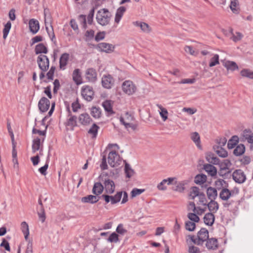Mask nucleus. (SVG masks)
<instances>
[{"instance_id":"nucleus-14","label":"nucleus","mask_w":253,"mask_h":253,"mask_svg":"<svg viewBox=\"0 0 253 253\" xmlns=\"http://www.w3.org/2000/svg\"><path fill=\"white\" fill-rule=\"evenodd\" d=\"M175 180H176L175 177H169L168 179H163L159 184H158L157 187L159 190H166L167 189V186H166V184H172Z\"/></svg>"},{"instance_id":"nucleus-63","label":"nucleus","mask_w":253,"mask_h":253,"mask_svg":"<svg viewBox=\"0 0 253 253\" xmlns=\"http://www.w3.org/2000/svg\"><path fill=\"white\" fill-rule=\"evenodd\" d=\"M55 66H51L49 71L47 73L46 76L49 80H53V75L55 70Z\"/></svg>"},{"instance_id":"nucleus-42","label":"nucleus","mask_w":253,"mask_h":253,"mask_svg":"<svg viewBox=\"0 0 253 253\" xmlns=\"http://www.w3.org/2000/svg\"><path fill=\"white\" fill-rule=\"evenodd\" d=\"M239 141V138L237 135L233 136L228 142L227 147L228 149L233 148Z\"/></svg>"},{"instance_id":"nucleus-57","label":"nucleus","mask_w":253,"mask_h":253,"mask_svg":"<svg viewBox=\"0 0 253 253\" xmlns=\"http://www.w3.org/2000/svg\"><path fill=\"white\" fill-rule=\"evenodd\" d=\"M144 189H137L134 188L131 192V196L133 198L136 197V196L140 195L144 191Z\"/></svg>"},{"instance_id":"nucleus-35","label":"nucleus","mask_w":253,"mask_h":253,"mask_svg":"<svg viewBox=\"0 0 253 253\" xmlns=\"http://www.w3.org/2000/svg\"><path fill=\"white\" fill-rule=\"evenodd\" d=\"M122 195V191L117 192L114 196L110 195L111 204L112 205H114L119 202L121 199Z\"/></svg>"},{"instance_id":"nucleus-1","label":"nucleus","mask_w":253,"mask_h":253,"mask_svg":"<svg viewBox=\"0 0 253 253\" xmlns=\"http://www.w3.org/2000/svg\"><path fill=\"white\" fill-rule=\"evenodd\" d=\"M111 14L106 8L99 10L96 14V19L98 24L102 26H106L109 24Z\"/></svg>"},{"instance_id":"nucleus-2","label":"nucleus","mask_w":253,"mask_h":253,"mask_svg":"<svg viewBox=\"0 0 253 253\" xmlns=\"http://www.w3.org/2000/svg\"><path fill=\"white\" fill-rule=\"evenodd\" d=\"M197 238H195L194 236L190 237L191 240L197 245H202L203 243L209 239V231L204 228L198 232L197 234Z\"/></svg>"},{"instance_id":"nucleus-5","label":"nucleus","mask_w":253,"mask_h":253,"mask_svg":"<svg viewBox=\"0 0 253 253\" xmlns=\"http://www.w3.org/2000/svg\"><path fill=\"white\" fill-rule=\"evenodd\" d=\"M122 159L115 151L110 152L108 154V162L111 167H116L121 164Z\"/></svg>"},{"instance_id":"nucleus-58","label":"nucleus","mask_w":253,"mask_h":253,"mask_svg":"<svg viewBox=\"0 0 253 253\" xmlns=\"http://www.w3.org/2000/svg\"><path fill=\"white\" fill-rule=\"evenodd\" d=\"M39 218L42 222H43L45 219V214L43 207H41L40 211L38 212Z\"/></svg>"},{"instance_id":"nucleus-24","label":"nucleus","mask_w":253,"mask_h":253,"mask_svg":"<svg viewBox=\"0 0 253 253\" xmlns=\"http://www.w3.org/2000/svg\"><path fill=\"white\" fill-rule=\"evenodd\" d=\"M214 215L212 212L206 213L204 217V223L209 226H211L213 225L214 222Z\"/></svg>"},{"instance_id":"nucleus-7","label":"nucleus","mask_w":253,"mask_h":253,"mask_svg":"<svg viewBox=\"0 0 253 253\" xmlns=\"http://www.w3.org/2000/svg\"><path fill=\"white\" fill-rule=\"evenodd\" d=\"M39 68L43 72L47 70L49 68V61L48 57L44 55H40L37 58Z\"/></svg>"},{"instance_id":"nucleus-6","label":"nucleus","mask_w":253,"mask_h":253,"mask_svg":"<svg viewBox=\"0 0 253 253\" xmlns=\"http://www.w3.org/2000/svg\"><path fill=\"white\" fill-rule=\"evenodd\" d=\"M122 87L123 91L128 95H132L137 90L135 85L130 80L125 81L123 83Z\"/></svg>"},{"instance_id":"nucleus-28","label":"nucleus","mask_w":253,"mask_h":253,"mask_svg":"<svg viewBox=\"0 0 253 253\" xmlns=\"http://www.w3.org/2000/svg\"><path fill=\"white\" fill-rule=\"evenodd\" d=\"M126 11V8L125 6H120L117 9L115 18V22L116 23H119Z\"/></svg>"},{"instance_id":"nucleus-49","label":"nucleus","mask_w":253,"mask_h":253,"mask_svg":"<svg viewBox=\"0 0 253 253\" xmlns=\"http://www.w3.org/2000/svg\"><path fill=\"white\" fill-rule=\"evenodd\" d=\"M219 64V55L217 54H214L213 56L210 59L209 66L212 67Z\"/></svg>"},{"instance_id":"nucleus-48","label":"nucleus","mask_w":253,"mask_h":253,"mask_svg":"<svg viewBox=\"0 0 253 253\" xmlns=\"http://www.w3.org/2000/svg\"><path fill=\"white\" fill-rule=\"evenodd\" d=\"M207 161L211 164L216 165L219 163V160L218 158L214 157L213 154H210L206 157Z\"/></svg>"},{"instance_id":"nucleus-64","label":"nucleus","mask_w":253,"mask_h":253,"mask_svg":"<svg viewBox=\"0 0 253 253\" xmlns=\"http://www.w3.org/2000/svg\"><path fill=\"white\" fill-rule=\"evenodd\" d=\"M105 32L98 33L95 37V40L96 42H99V41L104 39L105 38Z\"/></svg>"},{"instance_id":"nucleus-9","label":"nucleus","mask_w":253,"mask_h":253,"mask_svg":"<svg viewBox=\"0 0 253 253\" xmlns=\"http://www.w3.org/2000/svg\"><path fill=\"white\" fill-rule=\"evenodd\" d=\"M82 95L87 101H91L94 96V91L92 87L86 85L82 87Z\"/></svg>"},{"instance_id":"nucleus-17","label":"nucleus","mask_w":253,"mask_h":253,"mask_svg":"<svg viewBox=\"0 0 253 253\" xmlns=\"http://www.w3.org/2000/svg\"><path fill=\"white\" fill-rule=\"evenodd\" d=\"M29 25L30 31L34 34H36L40 29L39 22L35 19L29 20Z\"/></svg>"},{"instance_id":"nucleus-54","label":"nucleus","mask_w":253,"mask_h":253,"mask_svg":"<svg viewBox=\"0 0 253 253\" xmlns=\"http://www.w3.org/2000/svg\"><path fill=\"white\" fill-rule=\"evenodd\" d=\"M172 184L175 185V186L172 187V189L175 191H179V192H182L184 189V184L182 183H177V182L174 180L173 182V183Z\"/></svg>"},{"instance_id":"nucleus-44","label":"nucleus","mask_w":253,"mask_h":253,"mask_svg":"<svg viewBox=\"0 0 253 253\" xmlns=\"http://www.w3.org/2000/svg\"><path fill=\"white\" fill-rule=\"evenodd\" d=\"M124 162H125V171L126 176L128 178H130L134 174V171L133 169L131 168L130 165L127 164L126 161H124Z\"/></svg>"},{"instance_id":"nucleus-43","label":"nucleus","mask_w":253,"mask_h":253,"mask_svg":"<svg viewBox=\"0 0 253 253\" xmlns=\"http://www.w3.org/2000/svg\"><path fill=\"white\" fill-rule=\"evenodd\" d=\"M158 108L161 110L160 112V115L162 118L163 121H166L168 119V112L167 110L164 108L162 105L157 104Z\"/></svg>"},{"instance_id":"nucleus-15","label":"nucleus","mask_w":253,"mask_h":253,"mask_svg":"<svg viewBox=\"0 0 253 253\" xmlns=\"http://www.w3.org/2000/svg\"><path fill=\"white\" fill-rule=\"evenodd\" d=\"M68 110L69 111V118L67 119L65 125L66 126H69L70 128L73 130L74 127L77 126V117L75 116H72L71 115L69 108Z\"/></svg>"},{"instance_id":"nucleus-33","label":"nucleus","mask_w":253,"mask_h":253,"mask_svg":"<svg viewBox=\"0 0 253 253\" xmlns=\"http://www.w3.org/2000/svg\"><path fill=\"white\" fill-rule=\"evenodd\" d=\"M216 153L220 157L225 158L228 155L227 152L221 146H214L213 147Z\"/></svg>"},{"instance_id":"nucleus-34","label":"nucleus","mask_w":253,"mask_h":253,"mask_svg":"<svg viewBox=\"0 0 253 253\" xmlns=\"http://www.w3.org/2000/svg\"><path fill=\"white\" fill-rule=\"evenodd\" d=\"M133 119V117L128 112H126L124 116L121 117L120 120L121 123L125 125L126 123L131 122Z\"/></svg>"},{"instance_id":"nucleus-27","label":"nucleus","mask_w":253,"mask_h":253,"mask_svg":"<svg viewBox=\"0 0 253 253\" xmlns=\"http://www.w3.org/2000/svg\"><path fill=\"white\" fill-rule=\"evenodd\" d=\"M231 196V193L230 191L226 188H222L219 193V198L223 201H227Z\"/></svg>"},{"instance_id":"nucleus-19","label":"nucleus","mask_w":253,"mask_h":253,"mask_svg":"<svg viewBox=\"0 0 253 253\" xmlns=\"http://www.w3.org/2000/svg\"><path fill=\"white\" fill-rule=\"evenodd\" d=\"M79 122L84 126H87L90 124L92 119L89 115L86 113L81 114L79 117Z\"/></svg>"},{"instance_id":"nucleus-12","label":"nucleus","mask_w":253,"mask_h":253,"mask_svg":"<svg viewBox=\"0 0 253 253\" xmlns=\"http://www.w3.org/2000/svg\"><path fill=\"white\" fill-rule=\"evenodd\" d=\"M96 48L102 52L110 53L114 51L115 46L112 44L106 42H101L96 45Z\"/></svg>"},{"instance_id":"nucleus-36","label":"nucleus","mask_w":253,"mask_h":253,"mask_svg":"<svg viewBox=\"0 0 253 253\" xmlns=\"http://www.w3.org/2000/svg\"><path fill=\"white\" fill-rule=\"evenodd\" d=\"M35 51L36 54H39L40 53L46 54L48 52L47 48L42 43H39L36 46Z\"/></svg>"},{"instance_id":"nucleus-59","label":"nucleus","mask_w":253,"mask_h":253,"mask_svg":"<svg viewBox=\"0 0 253 253\" xmlns=\"http://www.w3.org/2000/svg\"><path fill=\"white\" fill-rule=\"evenodd\" d=\"M108 241L111 243H117L119 241L118 235L115 232L112 233L108 239Z\"/></svg>"},{"instance_id":"nucleus-18","label":"nucleus","mask_w":253,"mask_h":253,"mask_svg":"<svg viewBox=\"0 0 253 253\" xmlns=\"http://www.w3.org/2000/svg\"><path fill=\"white\" fill-rule=\"evenodd\" d=\"M97 73L93 68L88 69L85 72L86 79L89 82H94L96 80Z\"/></svg>"},{"instance_id":"nucleus-21","label":"nucleus","mask_w":253,"mask_h":253,"mask_svg":"<svg viewBox=\"0 0 253 253\" xmlns=\"http://www.w3.org/2000/svg\"><path fill=\"white\" fill-rule=\"evenodd\" d=\"M204 205L207 206L209 210L212 213H215L219 209V205L215 200H211L208 204H204Z\"/></svg>"},{"instance_id":"nucleus-31","label":"nucleus","mask_w":253,"mask_h":253,"mask_svg":"<svg viewBox=\"0 0 253 253\" xmlns=\"http://www.w3.org/2000/svg\"><path fill=\"white\" fill-rule=\"evenodd\" d=\"M73 80L75 83L79 85L82 83L80 70L79 69H75L73 73Z\"/></svg>"},{"instance_id":"nucleus-47","label":"nucleus","mask_w":253,"mask_h":253,"mask_svg":"<svg viewBox=\"0 0 253 253\" xmlns=\"http://www.w3.org/2000/svg\"><path fill=\"white\" fill-rule=\"evenodd\" d=\"M101 111L99 108L92 107L91 110V115L95 118H99L101 117Z\"/></svg>"},{"instance_id":"nucleus-41","label":"nucleus","mask_w":253,"mask_h":253,"mask_svg":"<svg viewBox=\"0 0 253 253\" xmlns=\"http://www.w3.org/2000/svg\"><path fill=\"white\" fill-rule=\"evenodd\" d=\"M245 147L243 144L238 145L234 150L233 154L237 156H241L244 153Z\"/></svg>"},{"instance_id":"nucleus-22","label":"nucleus","mask_w":253,"mask_h":253,"mask_svg":"<svg viewBox=\"0 0 253 253\" xmlns=\"http://www.w3.org/2000/svg\"><path fill=\"white\" fill-rule=\"evenodd\" d=\"M206 246L209 250H216L218 247L217 239L214 238L208 239L207 240Z\"/></svg>"},{"instance_id":"nucleus-60","label":"nucleus","mask_w":253,"mask_h":253,"mask_svg":"<svg viewBox=\"0 0 253 253\" xmlns=\"http://www.w3.org/2000/svg\"><path fill=\"white\" fill-rule=\"evenodd\" d=\"M248 131L247 130L244 131V137L250 143H253V133L250 135L248 134Z\"/></svg>"},{"instance_id":"nucleus-56","label":"nucleus","mask_w":253,"mask_h":253,"mask_svg":"<svg viewBox=\"0 0 253 253\" xmlns=\"http://www.w3.org/2000/svg\"><path fill=\"white\" fill-rule=\"evenodd\" d=\"M187 217L190 220L194 222H198L200 220V218L197 215L196 212L189 213L187 215Z\"/></svg>"},{"instance_id":"nucleus-32","label":"nucleus","mask_w":253,"mask_h":253,"mask_svg":"<svg viewBox=\"0 0 253 253\" xmlns=\"http://www.w3.org/2000/svg\"><path fill=\"white\" fill-rule=\"evenodd\" d=\"M134 25L136 26L139 27L142 31L146 33H149L151 32V29L147 23L145 22H139L138 21L133 23Z\"/></svg>"},{"instance_id":"nucleus-25","label":"nucleus","mask_w":253,"mask_h":253,"mask_svg":"<svg viewBox=\"0 0 253 253\" xmlns=\"http://www.w3.org/2000/svg\"><path fill=\"white\" fill-rule=\"evenodd\" d=\"M207 195L210 200H215L217 196V192L215 188L209 187L207 189Z\"/></svg>"},{"instance_id":"nucleus-37","label":"nucleus","mask_w":253,"mask_h":253,"mask_svg":"<svg viewBox=\"0 0 253 253\" xmlns=\"http://www.w3.org/2000/svg\"><path fill=\"white\" fill-rule=\"evenodd\" d=\"M238 0H230V8L235 14H238L240 12Z\"/></svg>"},{"instance_id":"nucleus-55","label":"nucleus","mask_w":253,"mask_h":253,"mask_svg":"<svg viewBox=\"0 0 253 253\" xmlns=\"http://www.w3.org/2000/svg\"><path fill=\"white\" fill-rule=\"evenodd\" d=\"M196 227L195 222L190 221H187L185 223V228L189 231H194Z\"/></svg>"},{"instance_id":"nucleus-16","label":"nucleus","mask_w":253,"mask_h":253,"mask_svg":"<svg viewBox=\"0 0 253 253\" xmlns=\"http://www.w3.org/2000/svg\"><path fill=\"white\" fill-rule=\"evenodd\" d=\"M99 200V196L95 195H89L86 196L82 198L81 201L84 203L95 204L97 203Z\"/></svg>"},{"instance_id":"nucleus-13","label":"nucleus","mask_w":253,"mask_h":253,"mask_svg":"<svg viewBox=\"0 0 253 253\" xmlns=\"http://www.w3.org/2000/svg\"><path fill=\"white\" fill-rule=\"evenodd\" d=\"M50 106L49 100L45 97H42L39 102L38 107L39 110L42 112H45L48 110Z\"/></svg>"},{"instance_id":"nucleus-50","label":"nucleus","mask_w":253,"mask_h":253,"mask_svg":"<svg viewBox=\"0 0 253 253\" xmlns=\"http://www.w3.org/2000/svg\"><path fill=\"white\" fill-rule=\"evenodd\" d=\"M99 128L98 126L94 124L88 130V133L92 135V138H96Z\"/></svg>"},{"instance_id":"nucleus-61","label":"nucleus","mask_w":253,"mask_h":253,"mask_svg":"<svg viewBox=\"0 0 253 253\" xmlns=\"http://www.w3.org/2000/svg\"><path fill=\"white\" fill-rule=\"evenodd\" d=\"M116 232L120 234L124 235L127 232V230L124 228L123 224H119L117 227Z\"/></svg>"},{"instance_id":"nucleus-11","label":"nucleus","mask_w":253,"mask_h":253,"mask_svg":"<svg viewBox=\"0 0 253 253\" xmlns=\"http://www.w3.org/2000/svg\"><path fill=\"white\" fill-rule=\"evenodd\" d=\"M115 80L110 75H104L102 78L101 83L103 87L110 89L114 84Z\"/></svg>"},{"instance_id":"nucleus-45","label":"nucleus","mask_w":253,"mask_h":253,"mask_svg":"<svg viewBox=\"0 0 253 253\" xmlns=\"http://www.w3.org/2000/svg\"><path fill=\"white\" fill-rule=\"evenodd\" d=\"M41 139L39 137H37L33 141L32 152L35 153L40 149Z\"/></svg>"},{"instance_id":"nucleus-29","label":"nucleus","mask_w":253,"mask_h":253,"mask_svg":"<svg viewBox=\"0 0 253 253\" xmlns=\"http://www.w3.org/2000/svg\"><path fill=\"white\" fill-rule=\"evenodd\" d=\"M223 65L228 71H234L238 69L237 64L234 61H226L223 62Z\"/></svg>"},{"instance_id":"nucleus-30","label":"nucleus","mask_w":253,"mask_h":253,"mask_svg":"<svg viewBox=\"0 0 253 253\" xmlns=\"http://www.w3.org/2000/svg\"><path fill=\"white\" fill-rule=\"evenodd\" d=\"M102 106L108 114H114L115 112L112 109V102L111 100H106L102 103Z\"/></svg>"},{"instance_id":"nucleus-39","label":"nucleus","mask_w":253,"mask_h":253,"mask_svg":"<svg viewBox=\"0 0 253 253\" xmlns=\"http://www.w3.org/2000/svg\"><path fill=\"white\" fill-rule=\"evenodd\" d=\"M207 181V176L204 174H198L195 177L194 182L197 184H202Z\"/></svg>"},{"instance_id":"nucleus-62","label":"nucleus","mask_w":253,"mask_h":253,"mask_svg":"<svg viewBox=\"0 0 253 253\" xmlns=\"http://www.w3.org/2000/svg\"><path fill=\"white\" fill-rule=\"evenodd\" d=\"M225 184H226V181L223 179H219L215 181V185L218 189L223 188Z\"/></svg>"},{"instance_id":"nucleus-23","label":"nucleus","mask_w":253,"mask_h":253,"mask_svg":"<svg viewBox=\"0 0 253 253\" xmlns=\"http://www.w3.org/2000/svg\"><path fill=\"white\" fill-rule=\"evenodd\" d=\"M204 169L211 176H215L217 174V169L216 168L211 164H205Z\"/></svg>"},{"instance_id":"nucleus-3","label":"nucleus","mask_w":253,"mask_h":253,"mask_svg":"<svg viewBox=\"0 0 253 253\" xmlns=\"http://www.w3.org/2000/svg\"><path fill=\"white\" fill-rule=\"evenodd\" d=\"M108 176L107 173L100 175L99 177L100 180L103 182L105 192L108 194H113L115 190V185L114 182L106 178Z\"/></svg>"},{"instance_id":"nucleus-20","label":"nucleus","mask_w":253,"mask_h":253,"mask_svg":"<svg viewBox=\"0 0 253 253\" xmlns=\"http://www.w3.org/2000/svg\"><path fill=\"white\" fill-rule=\"evenodd\" d=\"M104 189V186L100 182H95L92 188V193L96 196L101 194Z\"/></svg>"},{"instance_id":"nucleus-52","label":"nucleus","mask_w":253,"mask_h":253,"mask_svg":"<svg viewBox=\"0 0 253 253\" xmlns=\"http://www.w3.org/2000/svg\"><path fill=\"white\" fill-rule=\"evenodd\" d=\"M240 74L242 76L244 77H247L251 79H253V72L251 71L249 69H243L242 70Z\"/></svg>"},{"instance_id":"nucleus-51","label":"nucleus","mask_w":253,"mask_h":253,"mask_svg":"<svg viewBox=\"0 0 253 253\" xmlns=\"http://www.w3.org/2000/svg\"><path fill=\"white\" fill-rule=\"evenodd\" d=\"M11 27V23L10 21H8L4 25V29H3V38L5 39L9 33Z\"/></svg>"},{"instance_id":"nucleus-4","label":"nucleus","mask_w":253,"mask_h":253,"mask_svg":"<svg viewBox=\"0 0 253 253\" xmlns=\"http://www.w3.org/2000/svg\"><path fill=\"white\" fill-rule=\"evenodd\" d=\"M47 11L48 10L46 9L44 10L45 28L48 34L51 37V41L53 42V40L55 39V35L52 26V18L50 13H47Z\"/></svg>"},{"instance_id":"nucleus-26","label":"nucleus","mask_w":253,"mask_h":253,"mask_svg":"<svg viewBox=\"0 0 253 253\" xmlns=\"http://www.w3.org/2000/svg\"><path fill=\"white\" fill-rule=\"evenodd\" d=\"M69 59V54L67 53L62 54L59 60V66L60 69H64Z\"/></svg>"},{"instance_id":"nucleus-46","label":"nucleus","mask_w":253,"mask_h":253,"mask_svg":"<svg viewBox=\"0 0 253 253\" xmlns=\"http://www.w3.org/2000/svg\"><path fill=\"white\" fill-rule=\"evenodd\" d=\"M191 137L197 147L199 148H201V146L200 145V137L199 133L197 132H193L191 134Z\"/></svg>"},{"instance_id":"nucleus-8","label":"nucleus","mask_w":253,"mask_h":253,"mask_svg":"<svg viewBox=\"0 0 253 253\" xmlns=\"http://www.w3.org/2000/svg\"><path fill=\"white\" fill-rule=\"evenodd\" d=\"M231 165V163L230 161L225 160L220 165V169L218 171L219 175L223 177L227 176L228 174L231 172V170L229 169Z\"/></svg>"},{"instance_id":"nucleus-10","label":"nucleus","mask_w":253,"mask_h":253,"mask_svg":"<svg viewBox=\"0 0 253 253\" xmlns=\"http://www.w3.org/2000/svg\"><path fill=\"white\" fill-rule=\"evenodd\" d=\"M233 180L238 183H244L246 180V175L244 172L240 169L235 170L232 173Z\"/></svg>"},{"instance_id":"nucleus-40","label":"nucleus","mask_w":253,"mask_h":253,"mask_svg":"<svg viewBox=\"0 0 253 253\" xmlns=\"http://www.w3.org/2000/svg\"><path fill=\"white\" fill-rule=\"evenodd\" d=\"M21 228L22 232L24 234L25 239L27 240L29 235V229L28 224L25 221L22 222L21 224Z\"/></svg>"},{"instance_id":"nucleus-53","label":"nucleus","mask_w":253,"mask_h":253,"mask_svg":"<svg viewBox=\"0 0 253 253\" xmlns=\"http://www.w3.org/2000/svg\"><path fill=\"white\" fill-rule=\"evenodd\" d=\"M200 193L199 188L195 186L191 188L190 196L191 197V199L193 200L196 197L199 196Z\"/></svg>"},{"instance_id":"nucleus-38","label":"nucleus","mask_w":253,"mask_h":253,"mask_svg":"<svg viewBox=\"0 0 253 253\" xmlns=\"http://www.w3.org/2000/svg\"><path fill=\"white\" fill-rule=\"evenodd\" d=\"M233 31V29L231 27H229V33H231L232 35L231 39L233 40V41L236 42L240 41L242 39L243 36L242 34L240 32H236L235 34H234Z\"/></svg>"}]
</instances>
